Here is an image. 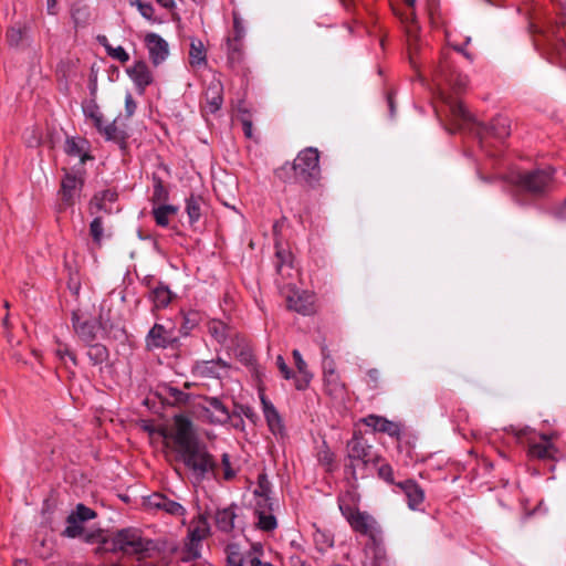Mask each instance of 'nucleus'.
Returning <instances> with one entry per match:
<instances>
[{
	"label": "nucleus",
	"instance_id": "1",
	"mask_svg": "<svg viewBox=\"0 0 566 566\" xmlns=\"http://www.w3.org/2000/svg\"><path fill=\"white\" fill-rule=\"evenodd\" d=\"M163 438L168 448L177 452L179 459L197 476L214 473L216 463L202 446L192 427L185 416H176L172 422L161 430Z\"/></svg>",
	"mask_w": 566,
	"mask_h": 566
},
{
	"label": "nucleus",
	"instance_id": "2",
	"mask_svg": "<svg viewBox=\"0 0 566 566\" xmlns=\"http://www.w3.org/2000/svg\"><path fill=\"white\" fill-rule=\"evenodd\" d=\"M98 538H101L103 551L133 555L138 559L150 557L158 552L156 543L143 537L135 528H125L114 534H104L98 531Z\"/></svg>",
	"mask_w": 566,
	"mask_h": 566
},
{
	"label": "nucleus",
	"instance_id": "3",
	"mask_svg": "<svg viewBox=\"0 0 566 566\" xmlns=\"http://www.w3.org/2000/svg\"><path fill=\"white\" fill-rule=\"evenodd\" d=\"M338 506L354 532L365 535L369 541L381 537V528L376 518L368 512L360 511L358 507L344 503L338 500Z\"/></svg>",
	"mask_w": 566,
	"mask_h": 566
},
{
	"label": "nucleus",
	"instance_id": "4",
	"mask_svg": "<svg viewBox=\"0 0 566 566\" xmlns=\"http://www.w3.org/2000/svg\"><path fill=\"white\" fill-rule=\"evenodd\" d=\"M552 168L535 169L532 171L518 172L512 177V185L534 196H542L549 188L553 180Z\"/></svg>",
	"mask_w": 566,
	"mask_h": 566
},
{
	"label": "nucleus",
	"instance_id": "5",
	"mask_svg": "<svg viewBox=\"0 0 566 566\" xmlns=\"http://www.w3.org/2000/svg\"><path fill=\"white\" fill-rule=\"evenodd\" d=\"M293 171L302 182L317 181L321 176L318 150L312 147L302 150L293 161Z\"/></svg>",
	"mask_w": 566,
	"mask_h": 566
},
{
	"label": "nucleus",
	"instance_id": "6",
	"mask_svg": "<svg viewBox=\"0 0 566 566\" xmlns=\"http://www.w3.org/2000/svg\"><path fill=\"white\" fill-rule=\"evenodd\" d=\"M95 516V513L84 506L77 505L76 510L72 512L67 517V526L64 531L65 535L69 537H83L86 542L90 543H101V538H98L97 533H86L84 523L88 520H92Z\"/></svg>",
	"mask_w": 566,
	"mask_h": 566
},
{
	"label": "nucleus",
	"instance_id": "7",
	"mask_svg": "<svg viewBox=\"0 0 566 566\" xmlns=\"http://www.w3.org/2000/svg\"><path fill=\"white\" fill-rule=\"evenodd\" d=\"M437 76L441 77L455 93L464 91L469 84V77L454 67L449 53L442 54Z\"/></svg>",
	"mask_w": 566,
	"mask_h": 566
},
{
	"label": "nucleus",
	"instance_id": "8",
	"mask_svg": "<svg viewBox=\"0 0 566 566\" xmlns=\"http://www.w3.org/2000/svg\"><path fill=\"white\" fill-rule=\"evenodd\" d=\"M324 391L333 400L343 402L347 396L346 385L336 373L333 360L325 361L323 367Z\"/></svg>",
	"mask_w": 566,
	"mask_h": 566
},
{
	"label": "nucleus",
	"instance_id": "9",
	"mask_svg": "<svg viewBox=\"0 0 566 566\" xmlns=\"http://www.w3.org/2000/svg\"><path fill=\"white\" fill-rule=\"evenodd\" d=\"M73 326L76 334L85 342H92L97 337L98 329L104 331V333L108 334L113 338H120L124 335V332L120 328H115L113 332V324L107 325V322H104L101 317L99 326L96 327L88 321H81L80 317L74 314L73 316Z\"/></svg>",
	"mask_w": 566,
	"mask_h": 566
},
{
	"label": "nucleus",
	"instance_id": "10",
	"mask_svg": "<svg viewBox=\"0 0 566 566\" xmlns=\"http://www.w3.org/2000/svg\"><path fill=\"white\" fill-rule=\"evenodd\" d=\"M285 304L302 315H312L316 312L315 295L308 291L289 287Z\"/></svg>",
	"mask_w": 566,
	"mask_h": 566
},
{
	"label": "nucleus",
	"instance_id": "11",
	"mask_svg": "<svg viewBox=\"0 0 566 566\" xmlns=\"http://www.w3.org/2000/svg\"><path fill=\"white\" fill-rule=\"evenodd\" d=\"M209 533V524L205 516L200 515L189 530V543L185 552V559L190 560L200 556L199 543Z\"/></svg>",
	"mask_w": 566,
	"mask_h": 566
},
{
	"label": "nucleus",
	"instance_id": "12",
	"mask_svg": "<svg viewBox=\"0 0 566 566\" xmlns=\"http://www.w3.org/2000/svg\"><path fill=\"white\" fill-rule=\"evenodd\" d=\"M261 545H253L249 554L243 556L238 546L230 545L228 547V566H273L261 560Z\"/></svg>",
	"mask_w": 566,
	"mask_h": 566
},
{
	"label": "nucleus",
	"instance_id": "13",
	"mask_svg": "<svg viewBox=\"0 0 566 566\" xmlns=\"http://www.w3.org/2000/svg\"><path fill=\"white\" fill-rule=\"evenodd\" d=\"M144 42L153 65L163 64L169 56L168 42L157 33L149 32L145 35Z\"/></svg>",
	"mask_w": 566,
	"mask_h": 566
},
{
	"label": "nucleus",
	"instance_id": "14",
	"mask_svg": "<svg viewBox=\"0 0 566 566\" xmlns=\"http://www.w3.org/2000/svg\"><path fill=\"white\" fill-rule=\"evenodd\" d=\"M201 417L210 423L223 424L230 419V411L218 398H207L201 406Z\"/></svg>",
	"mask_w": 566,
	"mask_h": 566
},
{
	"label": "nucleus",
	"instance_id": "15",
	"mask_svg": "<svg viewBox=\"0 0 566 566\" xmlns=\"http://www.w3.org/2000/svg\"><path fill=\"white\" fill-rule=\"evenodd\" d=\"M292 356L296 367V373L291 371L285 366V379L293 378L295 388L297 390H305L312 381L313 374L308 370L306 361L297 349L293 350Z\"/></svg>",
	"mask_w": 566,
	"mask_h": 566
},
{
	"label": "nucleus",
	"instance_id": "16",
	"mask_svg": "<svg viewBox=\"0 0 566 566\" xmlns=\"http://www.w3.org/2000/svg\"><path fill=\"white\" fill-rule=\"evenodd\" d=\"M126 73L133 81L140 94L154 81L153 73L145 61H136L133 65L127 67Z\"/></svg>",
	"mask_w": 566,
	"mask_h": 566
},
{
	"label": "nucleus",
	"instance_id": "17",
	"mask_svg": "<svg viewBox=\"0 0 566 566\" xmlns=\"http://www.w3.org/2000/svg\"><path fill=\"white\" fill-rule=\"evenodd\" d=\"M367 427H370L376 432L387 433L390 437L399 438L401 428L400 424L388 420L384 417L369 415L361 420Z\"/></svg>",
	"mask_w": 566,
	"mask_h": 566
},
{
	"label": "nucleus",
	"instance_id": "18",
	"mask_svg": "<svg viewBox=\"0 0 566 566\" xmlns=\"http://www.w3.org/2000/svg\"><path fill=\"white\" fill-rule=\"evenodd\" d=\"M365 558L364 566H386L387 557L386 551L381 544V537L368 541L364 549Z\"/></svg>",
	"mask_w": 566,
	"mask_h": 566
},
{
	"label": "nucleus",
	"instance_id": "19",
	"mask_svg": "<svg viewBox=\"0 0 566 566\" xmlns=\"http://www.w3.org/2000/svg\"><path fill=\"white\" fill-rule=\"evenodd\" d=\"M145 504L149 509L161 510L170 515L182 516L185 509L177 502L167 499L163 494L155 493L148 496Z\"/></svg>",
	"mask_w": 566,
	"mask_h": 566
},
{
	"label": "nucleus",
	"instance_id": "20",
	"mask_svg": "<svg viewBox=\"0 0 566 566\" xmlns=\"http://www.w3.org/2000/svg\"><path fill=\"white\" fill-rule=\"evenodd\" d=\"M397 486L406 495L408 507L413 511L419 510L424 501V491L422 488L413 480L399 482Z\"/></svg>",
	"mask_w": 566,
	"mask_h": 566
},
{
	"label": "nucleus",
	"instance_id": "21",
	"mask_svg": "<svg viewBox=\"0 0 566 566\" xmlns=\"http://www.w3.org/2000/svg\"><path fill=\"white\" fill-rule=\"evenodd\" d=\"M348 457L353 461L367 464L375 459L373 449L361 438L354 437L348 442Z\"/></svg>",
	"mask_w": 566,
	"mask_h": 566
},
{
	"label": "nucleus",
	"instance_id": "22",
	"mask_svg": "<svg viewBox=\"0 0 566 566\" xmlns=\"http://www.w3.org/2000/svg\"><path fill=\"white\" fill-rule=\"evenodd\" d=\"M90 145L87 140L83 138L70 137L66 138L64 144V151L70 156L77 158L80 164H84L85 160L90 159L88 155Z\"/></svg>",
	"mask_w": 566,
	"mask_h": 566
},
{
	"label": "nucleus",
	"instance_id": "23",
	"mask_svg": "<svg viewBox=\"0 0 566 566\" xmlns=\"http://www.w3.org/2000/svg\"><path fill=\"white\" fill-rule=\"evenodd\" d=\"M403 2L411 9V12L408 15L401 18L402 23L406 25L408 48L411 52L415 49L419 31V27L416 23V13L413 10L416 0H403Z\"/></svg>",
	"mask_w": 566,
	"mask_h": 566
},
{
	"label": "nucleus",
	"instance_id": "24",
	"mask_svg": "<svg viewBox=\"0 0 566 566\" xmlns=\"http://www.w3.org/2000/svg\"><path fill=\"white\" fill-rule=\"evenodd\" d=\"M82 185L83 179L81 177L66 174L61 185L62 199L65 202L71 203L80 191Z\"/></svg>",
	"mask_w": 566,
	"mask_h": 566
},
{
	"label": "nucleus",
	"instance_id": "25",
	"mask_svg": "<svg viewBox=\"0 0 566 566\" xmlns=\"http://www.w3.org/2000/svg\"><path fill=\"white\" fill-rule=\"evenodd\" d=\"M189 63L191 67H203L207 64V50L201 40L191 38L189 49Z\"/></svg>",
	"mask_w": 566,
	"mask_h": 566
},
{
	"label": "nucleus",
	"instance_id": "26",
	"mask_svg": "<svg viewBox=\"0 0 566 566\" xmlns=\"http://www.w3.org/2000/svg\"><path fill=\"white\" fill-rule=\"evenodd\" d=\"M261 402L270 430L274 434L281 436L283 433V426L281 423L280 415L264 396H261Z\"/></svg>",
	"mask_w": 566,
	"mask_h": 566
},
{
	"label": "nucleus",
	"instance_id": "27",
	"mask_svg": "<svg viewBox=\"0 0 566 566\" xmlns=\"http://www.w3.org/2000/svg\"><path fill=\"white\" fill-rule=\"evenodd\" d=\"M315 532L313 533V539L318 551L325 552L334 546V533L331 528L324 525H313Z\"/></svg>",
	"mask_w": 566,
	"mask_h": 566
},
{
	"label": "nucleus",
	"instance_id": "28",
	"mask_svg": "<svg viewBox=\"0 0 566 566\" xmlns=\"http://www.w3.org/2000/svg\"><path fill=\"white\" fill-rule=\"evenodd\" d=\"M556 449L552 442L545 437L542 442L531 443L528 447V454L532 458L546 460L554 457Z\"/></svg>",
	"mask_w": 566,
	"mask_h": 566
},
{
	"label": "nucleus",
	"instance_id": "29",
	"mask_svg": "<svg viewBox=\"0 0 566 566\" xmlns=\"http://www.w3.org/2000/svg\"><path fill=\"white\" fill-rule=\"evenodd\" d=\"M227 370V365L221 361H203L196 366L198 375L203 377H221Z\"/></svg>",
	"mask_w": 566,
	"mask_h": 566
},
{
	"label": "nucleus",
	"instance_id": "30",
	"mask_svg": "<svg viewBox=\"0 0 566 566\" xmlns=\"http://www.w3.org/2000/svg\"><path fill=\"white\" fill-rule=\"evenodd\" d=\"M171 340V335L161 325H155L147 337L150 347H165Z\"/></svg>",
	"mask_w": 566,
	"mask_h": 566
},
{
	"label": "nucleus",
	"instance_id": "31",
	"mask_svg": "<svg viewBox=\"0 0 566 566\" xmlns=\"http://www.w3.org/2000/svg\"><path fill=\"white\" fill-rule=\"evenodd\" d=\"M216 524L222 532H230L234 527L235 513L232 507L218 510L216 513Z\"/></svg>",
	"mask_w": 566,
	"mask_h": 566
},
{
	"label": "nucleus",
	"instance_id": "32",
	"mask_svg": "<svg viewBox=\"0 0 566 566\" xmlns=\"http://www.w3.org/2000/svg\"><path fill=\"white\" fill-rule=\"evenodd\" d=\"M448 103L451 116L459 127L472 120L471 114L460 101H449Z\"/></svg>",
	"mask_w": 566,
	"mask_h": 566
},
{
	"label": "nucleus",
	"instance_id": "33",
	"mask_svg": "<svg viewBox=\"0 0 566 566\" xmlns=\"http://www.w3.org/2000/svg\"><path fill=\"white\" fill-rule=\"evenodd\" d=\"M97 39H98V42L105 48L107 54L112 59L117 60L122 63H126L129 60V54L126 52V50L123 46L111 45V43L108 42V40L105 35H101Z\"/></svg>",
	"mask_w": 566,
	"mask_h": 566
},
{
	"label": "nucleus",
	"instance_id": "34",
	"mask_svg": "<svg viewBox=\"0 0 566 566\" xmlns=\"http://www.w3.org/2000/svg\"><path fill=\"white\" fill-rule=\"evenodd\" d=\"M221 85L218 81L211 82L209 85L206 96L210 112H216L222 104V97L220 94Z\"/></svg>",
	"mask_w": 566,
	"mask_h": 566
},
{
	"label": "nucleus",
	"instance_id": "35",
	"mask_svg": "<svg viewBox=\"0 0 566 566\" xmlns=\"http://www.w3.org/2000/svg\"><path fill=\"white\" fill-rule=\"evenodd\" d=\"M172 294L167 286L159 285L150 293V300L156 308L167 306L171 301Z\"/></svg>",
	"mask_w": 566,
	"mask_h": 566
},
{
	"label": "nucleus",
	"instance_id": "36",
	"mask_svg": "<svg viewBox=\"0 0 566 566\" xmlns=\"http://www.w3.org/2000/svg\"><path fill=\"white\" fill-rule=\"evenodd\" d=\"M97 132L104 136L106 140L122 143L125 139V133L116 126L115 122L109 124L103 123L102 128H98Z\"/></svg>",
	"mask_w": 566,
	"mask_h": 566
},
{
	"label": "nucleus",
	"instance_id": "37",
	"mask_svg": "<svg viewBox=\"0 0 566 566\" xmlns=\"http://www.w3.org/2000/svg\"><path fill=\"white\" fill-rule=\"evenodd\" d=\"M491 128L495 137L503 139L511 134V123L506 117L497 116L491 123Z\"/></svg>",
	"mask_w": 566,
	"mask_h": 566
},
{
	"label": "nucleus",
	"instance_id": "38",
	"mask_svg": "<svg viewBox=\"0 0 566 566\" xmlns=\"http://www.w3.org/2000/svg\"><path fill=\"white\" fill-rule=\"evenodd\" d=\"M178 209L174 206H160L155 208L153 213L156 220V223L160 227H166L169 223V219L171 216L177 213Z\"/></svg>",
	"mask_w": 566,
	"mask_h": 566
},
{
	"label": "nucleus",
	"instance_id": "39",
	"mask_svg": "<svg viewBox=\"0 0 566 566\" xmlns=\"http://www.w3.org/2000/svg\"><path fill=\"white\" fill-rule=\"evenodd\" d=\"M7 39L10 46L19 48L28 40L27 29L22 27H12L7 33Z\"/></svg>",
	"mask_w": 566,
	"mask_h": 566
},
{
	"label": "nucleus",
	"instance_id": "40",
	"mask_svg": "<svg viewBox=\"0 0 566 566\" xmlns=\"http://www.w3.org/2000/svg\"><path fill=\"white\" fill-rule=\"evenodd\" d=\"M83 111L86 119L90 120L96 129L102 128L104 118L96 104L90 103L84 107Z\"/></svg>",
	"mask_w": 566,
	"mask_h": 566
},
{
	"label": "nucleus",
	"instance_id": "41",
	"mask_svg": "<svg viewBox=\"0 0 566 566\" xmlns=\"http://www.w3.org/2000/svg\"><path fill=\"white\" fill-rule=\"evenodd\" d=\"M87 356L94 365L104 363L108 357V352L105 346L95 344L90 346Z\"/></svg>",
	"mask_w": 566,
	"mask_h": 566
},
{
	"label": "nucleus",
	"instance_id": "42",
	"mask_svg": "<svg viewBox=\"0 0 566 566\" xmlns=\"http://www.w3.org/2000/svg\"><path fill=\"white\" fill-rule=\"evenodd\" d=\"M186 210L191 222L198 221L200 218V199L190 197L187 200Z\"/></svg>",
	"mask_w": 566,
	"mask_h": 566
},
{
	"label": "nucleus",
	"instance_id": "43",
	"mask_svg": "<svg viewBox=\"0 0 566 566\" xmlns=\"http://www.w3.org/2000/svg\"><path fill=\"white\" fill-rule=\"evenodd\" d=\"M209 332L218 342H222L226 336V325L220 321H212L209 323Z\"/></svg>",
	"mask_w": 566,
	"mask_h": 566
},
{
	"label": "nucleus",
	"instance_id": "44",
	"mask_svg": "<svg viewBox=\"0 0 566 566\" xmlns=\"http://www.w3.org/2000/svg\"><path fill=\"white\" fill-rule=\"evenodd\" d=\"M259 526L264 531L273 530L276 526V520L269 514H260Z\"/></svg>",
	"mask_w": 566,
	"mask_h": 566
},
{
	"label": "nucleus",
	"instance_id": "45",
	"mask_svg": "<svg viewBox=\"0 0 566 566\" xmlns=\"http://www.w3.org/2000/svg\"><path fill=\"white\" fill-rule=\"evenodd\" d=\"M134 4L137 7L139 13L148 19V20H151L153 19V14H154V8L151 4L149 3H145L143 2L142 0H135Z\"/></svg>",
	"mask_w": 566,
	"mask_h": 566
},
{
	"label": "nucleus",
	"instance_id": "46",
	"mask_svg": "<svg viewBox=\"0 0 566 566\" xmlns=\"http://www.w3.org/2000/svg\"><path fill=\"white\" fill-rule=\"evenodd\" d=\"M91 234L94 240L99 242L103 235V226L99 218H95L91 223Z\"/></svg>",
	"mask_w": 566,
	"mask_h": 566
},
{
	"label": "nucleus",
	"instance_id": "47",
	"mask_svg": "<svg viewBox=\"0 0 566 566\" xmlns=\"http://www.w3.org/2000/svg\"><path fill=\"white\" fill-rule=\"evenodd\" d=\"M221 467H222V471H223V478L226 480H231L235 475L234 470L231 468V463H230V459H229L228 454H223Z\"/></svg>",
	"mask_w": 566,
	"mask_h": 566
},
{
	"label": "nucleus",
	"instance_id": "48",
	"mask_svg": "<svg viewBox=\"0 0 566 566\" xmlns=\"http://www.w3.org/2000/svg\"><path fill=\"white\" fill-rule=\"evenodd\" d=\"M378 475L388 483H394V470L389 464H382L378 469Z\"/></svg>",
	"mask_w": 566,
	"mask_h": 566
},
{
	"label": "nucleus",
	"instance_id": "49",
	"mask_svg": "<svg viewBox=\"0 0 566 566\" xmlns=\"http://www.w3.org/2000/svg\"><path fill=\"white\" fill-rule=\"evenodd\" d=\"M137 108L136 102L134 101L130 93H127L125 96V112L126 116L130 117L134 115L135 111Z\"/></svg>",
	"mask_w": 566,
	"mask_h": 566
},
{
	"label": "nucleus",
	"instance_id": "50",
	"mask_svg": "<svg viewBox=\"0 0 566 566\" xmlns=\"http://www.w3.org/2000/svg\"><path fill=\"white\" fill-rule=\"evenodd\" d=\"M367 375L369 380L374 384L373 387H377L380 378L379 371L377 369H370Z\"/></svg>",
	"mask_w": 566,
	"mask_h": 566
},
{
	"label": "nucleus",
	"instance_id": "51",
	"mask_svg": "<svg viewBox=\"0 0 566 566\" xmlns=\"http://www.w3.org/2000/svg\"><path fill=\"white\" fill-rule=\"evenodd\" d=\"M116 199V193L111 190H106L102 193V201L113 202Z\"/></svg>",
	"mask_w": 566,
	"mask_h": 566
},
{
	"label": "nucleus",
	"instance_id": "52",
	"mask_svg": "<svg viewBox=\"0 0 566 566\" xmlns=\"http://www.w3.org/2000/svg\"><path fill=\"white\" fill-rule=\"evenodd\" d=\"M291 566H310L300 556H291Z\"/></svg>",
	"mask_w": 566,
	"mask_h": 566
},
{
	"label": "nucleus",
	"instance_id": "53",
	"mask_svg": "<svg viewBox=\"0 0 566 566\" xmlns=\"http://www.w3.org/2000/svg\"><path fill=\"white\" fill-rule=\"evenodd\" d=\"M46 10L50 14L56 13V0H46Z\"/></svg>",
	"mask_w": 566,
	"mask_h": 566
},
{
	"label": "nucleus",
	"instance_id": "54",
	"mask_svg": "<svg viewBox=\"0 0 566 566\" xmlns=\"http://www.w3.org/2000/svg\"><path fill=\"white\" fill-rule=\"evenodd\" d=\"M157 2L164 7V8H167V9H171L175 7V1L174 0H157Z\"/></svg>",
	"mask_w": 566,
	"mask_h": 566
},
{
	"label": "nucleus",
	"instance_id": "55",
	"mask_svg": "<svg viewBox=\"0 0 566 566\" xmlns=\"http://www.w3.org/2000/svg\"><path fill=\"white\" fill-rule=\"evenodd\" d=\"M234 30H235V35H237L238 39L243 35V30L240 27V23H239L237 18H234Z\"/></svg>",
	"mask_w": 566,
	"mask_h": 566
},
{
	"label": "nucleus",
	"instance_id": "56",
	"mask_svg": "<svg viewBox=\"0 0 566 566\" xmlns=\"http://www.w3.org/2000/svg\"><path fill=\"white\" fill-rule=\"evenodd\" d=\"M57 355L61 356V358H63L64 355H67L71 358V360L75 364V357L67 349H65V350L59 349Z\"/></svg>",
	"mask_w": 566,
	"mask_h": 566
},
{
	"label": "nucleus",
	"instance_id": "57",
	"mask_svg": "<svg viewBox=\"0 0 566 566\" xmlns=\"http://www.w3.org/2000/svg\"><path fill=\"white\" fill-rule=\"evenodd\" d=\"M244 129H245L247 136H251V124L250 123H244Z\"/></svg>",
	"mask_w": 566,
	"mask_h": 566
},
{
	"label": "nucleus",
	"instance_id": "58",
	"mask_svg": "<svg viewBox=\"0 0 566 566\" xmlns=\"http://www.w3.org/2000/svg\"><path fill=\"white\" fill-rule=\"evenodd\" d=\"M323 460H324V462H325L326 464H331V463H332V455H331V454H328V453H326V454L324 455Z\"/></svg>",
	"mask_w": 566,
	"mask_h": 566
},
{
	"label": "nucleus",
	"instance_id": "59",
	"mask_svg": "<svg viewBox=\"0 0 566 566\" xmlns=\"http://www.w3.org/2000/svg\"><path fill=\"white\" fill-rule=\"evenodd\" d=\"M277 367L280 368V370H283V359L281 356L277 357Z\"/></svg>",
	"mask_w": 566,
	"mask_h": 566
},
{
	"label": "nucleus",
	"instance_id": "60",
	"mask_svg": "<svg viewBox=\"0 0 566 566\" xmlns=\"http://www.w3.org/2000/svg\"><path fill=\"white\" fill-rule=\"evenodd\" d=\"M463 55H464L468 60L472 61V55H471L469 52H467V51H465V52H463Z\"/></svg>",
	"mask_w": 566,
	"mask_h": 566
},
{
	"label": "nucleus",
	"instance_id": "61",
	"mask_svg": "<svg viewBox=\"0 0 566 566\" xmlns=\"http://www.w3.org/2000/svg\"><path fill=\"white\" fill-rule=\"evenodd\" d=\"M457 50H458L459 52H461L462 54H463V52H465V51H464V49H462V48H457Z\"/></svg>",
	"mask_w": 566,
	"mask_h": 566
},
{
	"label": "nucleus",
	"instance_id": "62",
	"mask_svg": "<svg viewBox=\"0 0 566 566\" xmlns=\"http://www.w3.org/2000/svg\"><path fill=\"white\" fill-rule=\"evenodd\" d=\"M291 545H292V546H295V545H296V542H295V541H292V542H291Z\"/></svg>",
	"mask_w": 566,
	"mask_h": 566
},
{
	"label": "nucleus",
	"instance_id": "63",
	"mask_svg": "<svg viewBox=\"0 0 566 566\" xmlns=\"http://www.w3.org/2000/svg\"><path fill=\"white\" fill-rule=\"evenodd\" d=\"M485 1H486V2H489V3H492V2H493L492 0H485Z\"/></svg>",
	"mask_w": 566,
	"mask_h": 566
},
{
	"label": "nucleus",
	"instance_id": "64",
	"mask_svg": "<svg viewBox=\"0 0 566 566\" xmlns=\"http://www.w3.org/2000/svg\"><path fill=\"white\" fill-rule=\"evenodd\" d=\"M565 203H566V199H565Z\"/></svg>",
	"mask_w": 566,
	"mask_h": 566
}]
</instances>
